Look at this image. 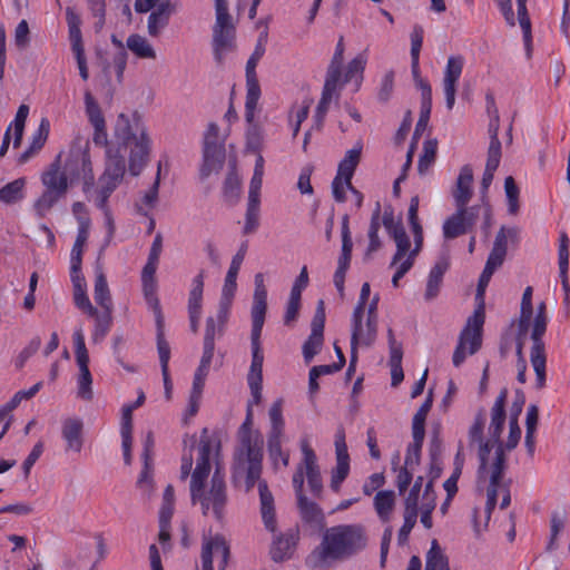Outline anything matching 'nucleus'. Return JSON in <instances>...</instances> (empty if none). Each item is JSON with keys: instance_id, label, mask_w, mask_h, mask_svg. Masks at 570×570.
Segmentation results:
<instances>
[{"instance_id": "obj_1", "label": "nucleus", "mask_w": 570, "mask_h": 570, "mask_svg": "<svg viewBox=\"0 0 570 570\" xmlns=\"http://www.w3.org/2000/svg\"><path fill=\"white\" fill-rule=\"evenodd\" d=\"M114 136L117 145L106 149V167L101 176L122 180L126 173V155L129 153V171L138 176L147 163L150 141L141 118L134 114L128 117L119 114L115 124Z\"/></svg>"}, {"instance_id": "obj_2", "label": "nucleus", "mask_w": 570, "mask_h": 570, "mask_svg": "<svg viewBox=\"0 0 570 570\" xmlns=\"http://www.w3.org/2000/svg\"><path fill=\"white\" fill-rule=\"evenodd\" d=\"M263 471V446L236 448L232 466V482L235 488L244 487L246 492L253 490L257 484L261 514L265 528L275 532L276 518L274 497L266 480L262 479Z\"/></svg>"}, {"instance_id": "obj_3", "label": "nucleus", "mask_w": 570, "mask_h": 570, "mask_svg": "<svg viewBox=\"0 0 570 570\" xmlns=\"http://www.w3.org/2000/svg\"><path fill=\"white\" fill-rule=\"evenodd\" d=\"M367 537L361 524H341L327 529L318 548L321 561L344 560L365 549Z\"/></svg>"}, {"instance_id": "obj_4", "label": "nucleus", "mask_w": 570, "mask_h": 570, "mask_svg": "<svg viewBox=\"0 0 570 570\" xmlns=\"http://www.w3.org/2000/svg\"><path fill=\"white\" fill-rule=\"evenodd\" d=\"M508 391L503 389L498 395L492 409H491V422L489 426V436L497 444V451L494 460L491 464V476H489V485L487 489V503L485 510L490 514L497 505V488L500 479L504 475L507 469V456L503 453V442L501 441V434L505 422V402Z\"/></svg>"}, {"instance_id": "obj_5", "label": "nucleus", "mask_w": 570, "mask_h": 570, "mask_svg": "<svg viewBox=\"0 0 570 570\" xmlns=\"http://www.w3.org/2000/svg\"><path fill=\"white\" fill-rule=\"evenodd\" d=\"M489 282V278L480 275L476 287V298H480L481 302L473 315L468 318L466 324L460 334L459 343L452 357V362L455 367H459L464 362L466 357V345H469L468 353L470 355L475 354L482 345V330L485 318L483 296Z\"/></svg>"}, {"instance_id": "obj_6", "label": "nucleus", "mask_w": 570, "mask_h": 570, "mask_svg": "<svg viewBox=\"0 0 570 570\" xmlns=\"http://www.w3.org/2000/svg\"><path fill=\"white\" fill-rule=\"evenodd\" d=\"M205 483L206 481H202L196 485H189L191 503H199L204 515L212 509L215 518L220 520L224 517V510L228 501L224 475L217 469L212 476L208 490Z\"/></svg>"}, {"instance_id": "obj_7", "label": "nucleus", "mask_w": 570, "mask_h": 570, "mask_svg": "<svg viewBox=\"0 0 570 570\" xmlns=\"http://www.w3.org/2000/svg\"><path fill=\"white\" fill-rule=\"evenodd\" d=\"M344 49L345 48L343 39L341 38L340 41L337 42L332 61L327 68L322 97L316 107L315 121L318 127L322 126L332 100L334 98L338 99L337 89L340 87V80L342 78L341 67L343 63Z\"/></svg>"}, {"instance_id": "obj_8", "label": "nucleus", "mask_w": 570, "mask_h": 570, "mask_svg": "<svg viewBox=\"0 0 570 570\" xmlns=\"http://www.w3.org/2000/svg\"><path fill=\"white\" fill-rule=\"evenodd\" d=\"M271 428L267 434V451L271 460L276 466L278 459L282 460L284 466L288 465L289 454L282 450V442L284 440V426L285 422L283 419V401L276 400L268 411Z\"/></svg>"}, {"instance_id": "obj_9", "label": "nucleus", "mask_w": 570, "mask_h": 570, "mask_svg": "<svg viewBox=\"0 0 570 570\" xmlns=\"http://www.w3.org/2000/svg\"><path fill=\"white\" fill-rule=\"evenodd\" d=\"M548 317H535L533 321L531 340L532 346L530 352V361L537 376V387L542 389L546 385V350L542 337L547 331Z\"/></svg>"}, {"instance_id": "obj_10", "label": "nucleus", "mask_w": 570, "mask_h": 570, "mask_svg": "<svg viewBox=\"0 0 570 570\" xmlns=\"http://www.w3.org/2000/svg\"><path fill=\"white\" fill-rule=\"evenodd\" d=\"M481 216L479 205L470 207H456L455 213L443 223V236L445 239H454L464 234L472 233L476 220Z\"/></svg>"}, {"instance_id": "obj_11", "label": "nucleus", "mask_w": 570, "mask_h": 570, "mask_svg": "<svg viewBox=\"0 0 570 570\" xmlns=\"http://www.w3.org/2000/svg\"><path fill=\"white\" fill-rule=\"evenodd\" d=\"M66 170L72 178L83 180V191H88L95 185L91 160L88 154V144L85 147H72L66 163Z\"/></svg>"}, {"instance_id": "obj_12", "label": "nucleus", "mask_w": 570, "mask_h": 570, "mask_svg": "<svg viewBox=\"0 0 570 570\" xmlns=\"http://www.w3.org/2000/svg\"><path fill=\"white\" fill-rule=\"evenodd\" d=\"M325 304L323 299L317 302L316 311L311 324V334L303 345V356L309 363L321 351L324 341Z\"/></svg>"}, {"instance_id": "obj_13", "label": "nucleus", "mask_w": 570, "mask_h": 570, "mask_svg": "<svg viewBox=\"0 0 570 570\" xmlns=\"http://www.w3.org/2000/svg\"><path fill=\"white\" fill-rule=\"evenodd\" d=\"M214 553L220 556V562L218 566V570H225L228 559H229V546L227 544L225 538L220 534H216L215 537H204L202 544V570H214L213 567V556ZM196 570H199L198 568Z\"/></svg>"}, {"instance_id": "obj_14", "label": "nucleus", "mask_w": 570, "mask_h": 570, "mask_svg": "<svg viewBox=\"0 0 570 570\" xmlns=\"http://www.w3.org/2000/svg\"><path fill=\"white\" fill-rule=\"evenodd\" d=\"M335 454L336 466L332 471L331 488L333 491H338L342 482L347 478L350 472V455L343 428H340L335 435Z\"/></svg>"}, {"instance_id": "obj_15", "label": "nucleus", "mask_w": 570, "mask_h": 570, "mask_svg": "<svg viewBox=\"0 0 570 570\" xmlns=\"http://www.w3.org/2000/svg\"><path fill=\"white\" fill-rule=\"evenodd\" d=\"M364 314H352L351 347L356 350L358 345L372 346L377 336V321L366 318V322L363 323Z\"/></svg>"}, {"instance_id": "obj_16", "label": "nucleus", "mask_w": 570, "mask_h": 570, "mask_svg": "<svg viewBox=\"0 0 570 570\" xmlns=\"http://www.w3.org/2000/svg\"><path fill=\"white\" fill-rule=\"evenodd\" d=\"M210 453H212V441L208 436L207 428H204L202 431L199 445H198V458L196 468L191 473L190 484L199 483L202 481H207V478L210 473Z\"/></svg>"}, {"instance_id": "obj_17", "label": "nucleus", "mask_w": 570, "mask_h": 570, "mask_svg": "<svg viewBox=\"0 0 570 570\" xmlns=\"http://www.w3.org/2000/svg\"><path fill=\"white\" fill-rule=\"evenodd\" d=\"M463 58L453 56L448 59L443 78V90L448 109H452L455 102L456 83L462 73Z\"/></svg>"}, {"instance_id": "obj_18", "label": "nucleus", "mask_w": 570, "mask_h": 570, "mask_svg": "<svg viewBox=\"0 0 570 570\" xmlns=\"http://www.w3.org/2000/svg\"><path fill=\"white\" fill-rule=\"evenodd\" d=\"M225 163V148L223 144L203 146V165L200 178L206 179L212 173H218Z\"/></svg>"}, {"instance_id": "obj_19", "label": "nucleus", "mask_w": 570, "mask_h": 570, "mask_svg": "<svg viewBox=\"0 0 570 570\" xmlns=\"http://www.w3.org/2000/svg\"><path fill=\"white\" fill-rule=\"evenodd\" d=\"M112 43L117 47V52L112 56L111 62L107 59H102L99 57V65L106 76V78H110L111 72L114 71L116 75L117 83H121L124 71L127 65V53L124 50V43L119 38H112Z\"/></svg>"}, {"instance_id": "obj_20", "label": "nucleus", "mask_w": 570, "mask_h": 570, "mask_svg": "<svg viewBox=\"0 0 570 570\" xmlns=\"http://www.w3.org/2000/svg\"><path fill=\"white\" fill-rule=\"evenodd\" d=\"M83 422L77 417L63 420L61 434L67 443L66 451L79 453L83 445Z\"/></svg>"}, {"instance_id": "obj_21", "label": "nucleus", "mask_w": 570, "mask_h": 570, "mask_svg": "<svg viewBox=\"0 0 570 570\" xmlns=\"http://www.w3.org/2000/svg\"><path fill=\"white\" fill-rule=\"evenodd\" d=\"M473 171L469 165H464L456 178L455 188L452 193L456 207H469L472 198Z\"/></svg>"}, {"instance_id": "obj_22", "label": "nucleus", "mask_w": 570, "mask_h": 570, "mask_svg": "<svg viewBox=\"0 0 570 570\" xmlns=\"http://www.w3.org/2000/svg\"><path fill=\"white\" fill-rule=\"evenodd\" d=\"M297 541V532L291 530L276 537L271 547V557L275 562H282L292 556Z\"/></svg>"}, {"instance_id": "obj_23", "label": "nucleus", "mask_w": 570, "mask_h": 570, "mask_svg": "<svg viewBox=\"0 0 570 570\" xmlns=\"http://www.w3.org/2000/svg\"><path fill=\"white\" fill-rule=\"evenodd\" d=\"M42 184L47 189L66 195L68 190V177L60 171V155L50 165L49 169L42 174Z\"/></svg>"}, {"instance_id": "obj_24", "label": "nucleus", "mask_w": 570, "mask_h": 570, "mask_svg": "<svg viewBox=\"0 0 570 570\" xmlns=\"http://www.w3.org/2000/svg\"><path fill=\"white\" fill-rule=\"evenodd\" d=\"M157 350L159 354V361L161 366V375L165 387V397L167 400L171 399V389L173 384L169 376L168 363L170 358V347L168 342L165 338L164 331L159 327V332L157 334Z\"/></svg>"}, {"instance_id": "obj_25", "label": "nucleus", "mask_w": 570, "mask_h": 570, "mask_svg": "<svg viewBox=\"0 0 570 570\" xmlns=\"http://www.w3.org/2000/svg\"><path fill=\"white\" fill-rule=\"evenodd\" d=\"M255 291L250 311L252 320L265 321L267 311V289L264 285V275L257 273L254 277Z\"/></svg>"}, {"instance_id": "obj_26", "label": "nucleus", "mask_w": 570, "mask_h": 570, "mask_svg": "<svg viewBox=\"0 0 570 570\" xmlns=\"http://www.w3.org/2000/svg\"><path fill=\"white\" fill-rule=\"evenodd\" d=\"M449 265L450 264L448 258L442 257L432 267L428 277L426 289L424 294L425 299L431 301L438 296L442 284L443 275L448 271Z\"/></svg>"}, {"instance_id": "obj_27", "label": "nucleus", "mask_w": 570, "mask_h": 570, "mask_svg": "<svg viewBox=\"0 0 570 570\" xmlns=\"http://www.w3.org/2000/svg\"><path fill=\"white\" fill-rule=\"evenodd\" d=\"M361 151L362 147L347 150L345 157L338 164L336 176L344 178L347 189H352V177L361 160Z\"/></svg>"}, {"instance_id": "obj_28", "label": "nucleus", "mask_w": 570, "mask_h": 570, "mask_svg": "<svg viewBox=\"0 0 570 570\" xmlns=\"http://www.w3.org/2000/svg\"><path fill=\"white\" fill-rule=\"evenodd\" d=\"M94 296L97 304H99L107 314H111L112 302L110 291L108 287L106 276L102 272V267L99 264L96 266Z\"/></svg>"}, {"instance_id": "obj_29", "label": "nucleus", "mask_w": 570, "mask_h": 570, "mask_svg": "<svg viewBox=\"0 0 570 570\" xmlns=\"http://www.w3.org/2000/svg\"><path fill=\"white\" fill-rule=\"evenodd\" d=\"M478 458H479V468H478V488H481L487 480V474L491 475V464L489 465V454L492 448L497 449V444H493V441L489 436V440H483L478 442Z\"/></svg>"}, {"instance_id": "obj_30", "label": "nucleus", "mask_w": 570, "mask_h": 570, "mask_svg": "<svg viewBox=\"0 0 570 570\" xmlns=\"http://www.w3.org/2000/svg\"><path fill=\"white\" fill-rule=\"evenodd\" d=\"M90 224V218L79 219L77 237L70 254V264H82V253L89 237Z\"/></svg>"}, {"instance_id": "obj_31", "label": "nucleus", "mask_w": 570, "mask_h": 570, "mask_svg": "<svg viewBox=\"0 0 570 570\" xmlns=\"http://www.w3.org/2000/svg\"><path fill=\"white\" fill-rule=\"evenodd\" d=\"M395 505V493L392 490L379 491L374 497V508L382 521H389Z\"/></svg>"}, {"instance_id": "obj_32", "label": "nucleus", "mask_w": 570, "mask_h": 570, "mask_svg": "<svg viewBox=\"0 0 570 570\" xmlns=\"http://www.w3.org/2000/svg\"><path fill=\"white\" fill-rule=\"evenodd\" d=\"M297 507L302 519L307 523H320L324 514L317 503L308 500L304 494L297 497Z\"/></svg>"}, {"instance_id": "obj_33", "label": "nucleus", "mask_w": 570, "mask_h": 570, "mask_svg": "<svg viewBox=\"0 0 570 570\" xmlns=\"http://www.w3.org/2000/svg\"><path fill=\"white\" fill-rule=\"evenodd\" d=\"M252 410L247 409V415L245 422L240 425L238 431V440L239 444L237 448H246L249 446H263V440L261 435L256 432L252 431Z\"/></svg>"}, {"instance_id": "obj_34", "label": "nucleus", "mask_w": 570, "mask_h": 570, "mask_svg": "<svg viewBox=\"0 0 570 570\" xmlns=\"http://www.w3.org/2000/svg\"><path fill=\"white\" fill-rule=\"evenodd\" d=\"M463 464H464L463 446H462V443H460L459 448H458V452L454 458V469H453L452 475L448 480H445V482L443 483V488L446 491V495L449 497V499H453V497L458 492L456 483L462 473Z\"/></svg>"}, {"instance_id": "obj_35", "label": "nucleus", "mask_w": 570, "mask_h": 570, "mask_svg": "<svg viewBox=\"0 0 570 570\" xmlns=\"http://www.w3.org/2000/svg\"><path fill=\"white\" fill-rule=\"evenodd\" d=\"M424 570H451L448 557L443 553L436 540L432 541L431 548L426 553Z\"/></svg>"}, {"instance_id": "obj_36", "label": "nucleus", "mask_w": 570, "mask_h": 570, "mask_svg": "<svg viewBox=\"0 0 570 570\" xmlns=\"http://www.w3.org/2000/svg\"><path fill=\"white\" fill-rule=\"evenodd\" d=\"M365 63H366V59H365V57L362 53H360L357 57H355L348 63V66L346 68V71L344 73V79H343L342 82L340 81V87L337 89L338 94H340V90H341L342 86L344 83H346V82L352 81L353 79H355L356 89L360 88L362 79H363V71H364V68H365Z\"/></svg>"}, {"instance_id": "obj_37", "label": "nucleus", "mask_w": 570, "mask_h": 570, "mask_svg": "<svg viewBox=\"0 0 570 570\" xmlns=\"http://www.w3.org/2000/svg\"><path fill=\"white\" fill-rule=\"evenodd\" d=\"M205 272L200 271L193 279V288L188 297V313H202Z\"/></svg>"}, {"instance_id": "obj_38", "label": "nucleus", "mask_w": 570, "mask_h": 570, "mask_svg": "<svg viewBox=\"0 0 570 570\" xmlns=\"http://www.w3.org/2000/svg\"><path fill=\"white\" fill-rule=\"evenodd\" d=\"M265 321L252 320L250 346L252 363L263 364L264 354L261 345V335Z\"/></svg>"}, {"instance_id": "obj_39", "label": "nucleus", "mask_w": 570, "mask_h": 570, "mask_svg": "<svg viewBox=\"0 0 570 570\" xmlns=\"http://www.w3.org/2000/svg\"><path fill=\"white\" fill-rule=\"evenodd\" d=\"M396 245V252L392 258L391 266L396 265L403 259V257L410 253L411 242L404 227H399V230H394V234L390 235Z\"/></svg>"}, {"instance_id": "obj_40", "label": "nucleus", "mask_w": 570, "mask_h": 570, "mask_svg": "<svg viewBox=\"0 0 570 570\" xmlns=\"http://www.w3.org/2000/svg\"><path fill=\"white\" fill-rule=\"evenodd\" d=\"M433 399H432V392L430 391L428 394V397L425 401L421 404L419 410L413 416L412 421V433L419 434H425V420L426 416L432 407Z\"/></svg>"}, {"instance_id": "obj_41", "label": "nucleus", "mask_w": 570, "mask_h": 570, "mask_svg": "<svg viewBox=\"0 0 570 570\" xmlns=\"http://www.w3.org/2000/svg\"><path fill=\"white\" fill-rule=\"evenodd\" d=\"M26 180L18 178L11 183H8L0 189V200L6 204H13L22 198V190Z\"/></svg>"}, {"instance_id": "obj_42", "label": "nucleus", "mask_w": 570, "mask_h": 570, "mask_svg": "<svg viewBox=\"0 0 570 570\" xmlns=\"http://www.w3.org/2000/svg\"><path fill=\"white\" fill-rule=\"evenodd\" d=\"M127 48L141 59H155L156 51L146 38H127Z\"/></svg>"}, {"instance_id": "obj_43", "label": "nucleus", "mask_w": 570, "mask_h": 570, "mask_svg": "<svg viewBox=\"0 0 570 570\" xmlns=\"http://www.w3.org/2000/svg\"><path fill=\"white\" fill-rule=\"evenodd\" d=\"M412 436L413 442L407 446L404 465L406 468L414 469L420 464L421 449L423 445L425 434L416 435V433H412Z\"/></svg>"}, {"instance_id": "obj_44", "label": "nucleus", "mask_w": 570, "mask_h": 570, "mask_svg": "<svg viewBox=\"0 0 570 570\" xmlns=\"http://www.w3.org/2000/svg\"><path fill=\"white\" fill-rule=\"evenodd\" d=\"M304 468L311 492L315 497H320L323 490V483L317 462H313L309 458V463L305 464Z\"/></svg>"}, {"instance_id": "obj_45", "label": "nucleus", "mask_w": 570, "mask_h": 570, "mask_svg": "<svg viewBox=\"0 0 570 570\" xmlns=\"http://www.w3.org/2000/svg\"><path fill=\"white\" fill-rule=\"evenodd\" d=\"M142 289H144V295H145L147 303L150 305V307L154 309V312L157 315V333L159 332V326L164 331L159 299L157 298V295H156V289H157L156 282L142 283Z\"/></svg>"}, {"instance_id": "obj_46", "label": "nucleus", "mask_w": 570, "mask_h": 570, "mask_svg": "<svg viewBox=\"0 0 570 570\" xmlns=\"http://www.w3.org/2000/svg\"><path fill=\"white\" fill-rule=\"evenodd\" d=\"M438 141L426 140L423 145V153L419 158L417 170L420 175H424L429 167L434 163L436 157Z\"/></svg>"}, {"instance_id": "obj_47", "label": "nucleus", "mask_w": 570, "mask_h": 570, "mask_svg": "<svg viewBox=\"0 0 570 570\" xmlns=\"http://www.w3.org/2000/svg\"><path fill=\"white\" fill-rule=\"evenodd\" d=\"M63 196V194L46 188L43 194L35 204L37 215L39 217H45L46 214L51 209V207Z\"/></svg>"}, {"instance_id": "obj_48", "label": "nucleus", "mask_w": 570, "mask_h": 570, "mask_svg": "<svg viewBox=\"0 0 570 570\" xmlns=\"http://www.w3.org/2000/svg\"><path fill=\"white\" fill-rule=\"evenodd\" d=\"M264 142L263 128L257 124H252L246 131V148L253 153H259Z\"/></svg>"}, {"instance_id": "obj_49", "label": "nucleus", "mask_w": 570, "mask_h": 570, "mask_svg": "<svg viewBox=\"0 0 570 570\" xmlns=\"http://www.w3.org/2000/svg\"><path fill=\"white\" fill-rule=\"evenodd\" d=\"M85 105L90 124L101 126L105 122V118L102 116L100 106L90 94V91L85 92Z\"/></svg>"}, {"instance_id": "obj_50", "label": "nucleus", "mask_w": 570, "mask_h": 570, "mask_svg": "<svg viewBox=\"0 0 570 570\" xmlns=\"http://www.w3.org/2000/svg\"><path fill=\"white\" fill-rule=\"evenodd\" d=\"M504 190L508 199V210L511 215H515L519 210V188L512 176L504 179Z\"/></svg>"}, {"instance_id": "obj_51", "label": "nucleus", "mask_w": 570, "mask_h": 570, "mask_svg": "<svg viewBox=\"0 0 570 570\" xmlns=\"http://www.w3.org/2000/svg\"><path fill=\"white\" fill-rule=\"evenodd\" d=\"M484 425H485V412L483 409H481L476 413L474 422L469 429L468 436H469L470 446L484 440V438H483Z\"/></svg>"}, {"instance_id": "obj_52", "label": "nucleus", "mask_w": 570, "mask_h": 570, "mask_svg": "<svg viewBox=\"0 0 570 570\" xmlns=\"http://www.w3.org/2000/svg\"><path fill=\"white\" fill-rule=\"evenodd\" d=\"M213 31L214 36H229L234 32L233 19L228 10L216 11V22Z\"/></svg>"}, {"instance_id": "obj_53", "label": "nucleus", "mask_w": 570, "mask_h": 570, "mask_svg": "<svg viewBox=\"0 0 570 570\" xmlns=\"http://www.w3.org/2000/svg\"><path fill=\"white\" fill-rule=\"evenodd\" d=\"M169 18L168 6L161 4L156 11H154L148 19V30L151 35H155L164 27Z\"/></svg>"}, {"instance_id": "obj_54", "label": "nucleus", "mask_w": 570, "mask_h": 570, "mask_svg": "<svg viewBox=\"0 0 570 570\" xmlns=\"http://www.w3.org/2000/svg\"><path fill=\"white\" fill-rule=\"evenodd\" d=\"M153 464L144 463V469L137 480V487L147 498H150L154 492V480H153Z\"/></svg>"}, {"instance_id": "obj_55", "label": "nucleus", "mask_w": 570, "mask_h": 570, "mask_svg": "<svg viewBox=\"0 0 570 570\" xmlns=\"http://www.w3.org/2000/svg\"><path fill=\"white\" fill-rule=\"evenodd\" d=\"M75 353L78 366L89 365V355L85 344V336L79 328L73 333Z\"/></svg>"}, {"instance_id": "obj_56", "label": "nucleus", "mask_w": 570, "mask_h": 570, "mask_svg": "<svg viewBox=\"0 0 570 570\" xmlns=\"http://www.w3.org/2000/svg\"><path fill=\"white\" fill-rule=\"evenodd\" d=\"M195 444H196V435H190V436L186 435L185 436L184 445L185 446L189 445L190 449H189V452L184 453V455L181 458V466H180V479L181 480H186L191 472V468H193L191 450L194 449Z\"/></svg>"}, {"instance_id": "obj_57", "label": "nucleus", "mask_w": 570, "mask_h": 570, "mask_svg": "<svg viewBox=\"0 0 570 570\" xmlns=\"http://www.w3.org/2000/svg\"><path fill=\"white\" fill-rule=\"evenodd\" d=\"M259 219V203H250L248 200V204H247V210H246V220H245V226H244V234L248 235V234H253L257 227H258V222Z\"/></svg>"}, {"instance_id": "obj_58", "label": "nucleus", "mask_w": 570, "mask_h": 570, "mask_svg": "<svg viewBox=\"0 0 570 570\" xmlns=\"http://www.w3.org/2000/svg\"><path fill=\"white\" fill-rule=\"evenodd\" d=\"M240 190V180L238 178V175L232 170L226 176L225 183H224V195L230 200H235L239 196Z\"/></svg>"}, {"instance_id": "obj_59", "label": "nucleus", "mask_w": 570, "mask_h": 570, "mask_svg": "<svg viewBox=\"0 0 570 570\" xmlns=\"http://www.w3.org/2000/svg\"><path fill=\"white\" fill-rule=\"evenodd\" d=\"M431 109H432V104H422L421 102L420 117L415 125L412 141L417 142L422 132L426 129L429 120H430Z\"/></svg>"}, {"instance_id": "obj_60", "label": "nucleus", "mask_w": 570, "mask_h": 570, "mask_svg": "<svg viewBox=\"0 0 570 570\" xmlns=\"http://www.w3.org/2000/svg\"><path fill=\"white\" fill-rule=\"evenodd\" d=\"M501 159V141L495 135H491L490 145L488 149L487 167L497 168L499 167Z\"/></svg>"}, {"instance_id": "obj_61", "label": "nucleus", "mask_w": 570, "mask_h": 570, "mask_svg": "<svg viewBox=\"0 0 570 570\" xmlns=\"http://www.w3.org/2000/svg\"><path fill=\"white\" fill-rule=\"evenodd\" d=\"M261 97V90H249L247 89L246 94V102H245V118L246 121L252 126L255 117V109L257 107L258 100Z\"/></svg>"}, {"instance_id": "obj_62", "label": "nucleus", "mask_w": 570, "mask_h": 570, "mask_svg": "<svg viewBox=\"0 0 570 570\" xmlns=\"http://www.w3.org/2000/svg\"><path fill=\"white\" fill-rule=\"evenodd\" d=\"M75 305L86 312L89 316H97V308L92 306L87 295V289L73 291Z\"/></svg>"}, {"instance_id": "obj_63", "label": "nucleus", "mask_w": 570, "mask_h": 570, "mask_svg": "<svg viewBox=\"0 0 570 570\" xmlns=\"http://www.w3.org/2000/svg\"><path fill=\"white\" fill-rule=\"evenodd\" d=\"M509 428H510L509 436H508L507 442L503 443V452L505 450L507 451L513 450L518 445L520 438H521V430L519 428L517 416H511Z\"/></svg>"}, {"instance_id": "obj_64", "label": "nucleus", "mask_w": 570, "mask_h": 570, "mask_svg": "<svg viewBox=\"0 0 570 570\" xmlns=\"http://www.w3.org/2000/svg\"><path fill=\"white\" fill-rule=\"evenodd\" d=\"M48 135H49V121L46 118H43L39 125L38 130L32 136V141L30 144L32 149L39 151L43 147V145L48 138Z\"/></svg>"}]
</instances>
